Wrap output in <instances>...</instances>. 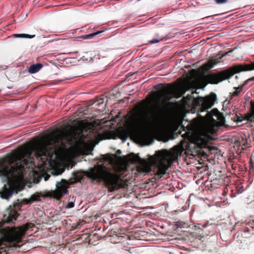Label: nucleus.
Returning a JSON list of instances; mask_svg holds the SVG:
<instances>
[{
	"label": "nucleus",
	"mask_w": 254,
	"mask_h": 254,
	"mask_svg": "<svg viewBox=\"0 0 254 254\" xmlns=\"http://www.w3.org/2000/svg\"><path fill=\"white\" fill-rule=\"evenodd\" d=\"M198 162H199V163L200 164H201V163H202V162H200V160H199V161H198Z\"/></svg>",
	"instance_id": "37"
},
{
	"label": "nucleus",
	"mask_w": 254,
	"mask_h": 254,
	"mask_svg": "<svg viewBox=\"0 0 254 254\" xmlns=\"http://www.w3.org/2000/svg\"><path fill=\"white\" fill-rule=\"evenodd\" d=\"M18 216V213L15 209L11 207L6 211L3 215V218L7 222H13Z\"/></svg>",
	"instance_id": "11"
},
{
	"label": "nucleus",
	"mask_w": 254,
	"mask_h": 254,
	"mask_svg": "<svg viewBox=\"0 0 254 254\" xmlns=\"http://www.w3.org/2000/svg\"><path fill=\"white\" fill-rule=\"evenodd\" d=\"M250 169H253L254 168V162L252 158H251L250 161Z\"/></svg>",
	"instance_id": "29"
},
{
	"label": "nucleus",
	"mask_w": 254,
	"mask_h": 254,
	"mask_svg": "<svg viewBox=\"0 0 254 254\" xmlns=\"http://www.w3.org/2000/svg\"><path fill=\"white\" fill-rule=\"evenodd\" d=\"M246 65L249 66L250 67V68H252V69L248 70V71L254 70V62H253V63H251L250 64H237L236 65L233 66L229 68V69H228L227 70L220 71L218 74L212 73L211 74H215L216 75H218L221 72L229 70V69H230L234 67H236V66H245ZM243 71H247V70H243ZM240 72H242V71H239V72H237V73H239ZM235 74H236V73H234L230 77H229L227 79H225V80L230 78L231 77H232ZM251 109H252V113H251V115L244 116L243 115L240 114H233V117H232L231 119L232 120H233L234 122H236L237 123L242 122V121H243L244 120L250 121V122H254V103H253L252 102H251Z\"/></svg>",
	"instance_id": "8"
},
{
	"label": "nucleus",
	"mask_w": 254,
	"mask_h": 254,
	"mask_svg": "<svg viewBox=\"0 0 254 254\" xmlns=\"http://www.w3.org/2000/svg\"><path fill=\"white\" fill-rule=\"evenodd\" d=\"M217 4L226 3L228 2V0H214Z\"/></svg>",
	"instance_id": "27"
},
{
	"label": "nucleus",
	"mask_w": 254,
	"mask_h": 254,
	"mask_svg": "<svg viewBox=\"0 0 254 254\" xmlns=\"http://www.w3.org/2000/svg\"><path fill=\"white\" fill-rule=\"evenodd\" d=\"M76 140V138L72 133L57 129L50 135L48 140V144L52 145V147L50 148L47 145L38 147L35 149V156L38 160L45 164L52 159L57 147L64 148L65 147L66 143L70 145Z\"/></svg>",
	"instance_id": "6"
},
{
	"label": "nucleus",
	"mask_w": 254,
	"mask_h": 254,
	"mask_svg": "<svg viewBox=\"0 0 254 254\" xmlns=\"http://www.w3.org/2000/svg\"><path fill=\"white\" fill-rule=\"evenodd\" d=\"M127 171V167L121 164L114 167V172L109 171L105 166L101 165L92 168L86 175L93 180H102L108 191L113 192L126 187L123 174Z\"/></svg>",
	"instance_id": "4"
},
{
	"label": "nucleus",
	"mask_w": 254,
	"mask_h": 254,
	"mask_svg": "<svg viewBox=\"0 0 254 254\" xmlns=\"http://www.w3.org/2000/svg\"><path fill=\"white\" fill-rule=\"evenodd\" d=\"M16 36L18 38H32L35 37V35H29L27 34H18Z\"/></svg>",
	"instance_id": "22"
},
{
	"label": "nucleus",
	"mask_w": 254,
	"mask_h": 254,
	"mask_svg": "<svg viewBox=\"0 0 254 254\" xmlns=\"http://www.w3.org/2000/svg\"><path fill=\"white\" fill-rule=\"evenodd\" d=\"M235 78H236V79H237V78H238V76H237V75H236V76H235Z\"/></svg>",
	"instance_id": "38"
},
{
	"label": "nucleus",
	"mask_w": 254,
	"mask_h": 254,
	"mask_svg": "<svg viewBox=\"0 0 254 254\" xmlns=\"http://www.w3.org/2000/svg\"><path fill=\"white\" fill-rule=\"evenodd\" d=\"M104 31V30L98 31L96 32H94V33H90L89 34L82 35L81 37L83 38V39H92L94 37L98 35V34H99L101 33H103Z\"/></svg>",
	"instance_id": "17"
},
{
	"label": "nucleus",
	"mask_w": 254,
	"mask_h": 254,
	"mask_svg": "<svg viewBox=\"0 0 254 254\" xmlns=\"http://www.w3.org/2000/svg\"><path fill=\"white\" fill-rule=\"evenodd\" d=\"M232 51H233V50H231V51H229L228 52H225V53H224V54H223L222 55V57L225 56L226 55H228L229 53L231 52Z\"/></svg>",
	"instance_id": "32"
},
{
	"label": "nucleus",
	"mask_w": 254,
	"mask_h": 254,
	"mask_svg": "<svg viewBox=\"0 0 254 254\" xmlns=\"http://www.w3.org/2000/svg\"><path fill=\"white\" fill-rule=\"evenodd\" d=\"M66 181L62 180L57 183L56 190L53 192L54 197L57 199H60L67 192Z\"/></svg>",
	"instance_id": "9"
},
{
	"label": "nucleus",
	"mask_w": 254,
	"mask_h": 254,
	"mask_svg": "<svg viewBox=\"0 0 254 254\" xmlns=\"http://www.w3.org/2000/svg\"><path fill=\"white\" fill-rule=\"evenodd\" d=\"M199 43H197L196 44H195L193 46H191V48L194 47L195 46H197V45H199Z\"/></svg>",
	"instance_id": "33"
},
{
	"label": "nucleus",
	"mask_w": 254,
	"mask_h": 254,
	"mask_svg": "<svg viewBox=\"0 0 254 254\" xmlns=\"http://www.w3.org/2000/svg\"><path fill=\"white\" fill-rule=\"evenodd\" d=\"M40 196L38 194H33L31 196L30 199L32 202L39 200Z\"/></svg>",
	"instance_id": "24"
},
{
	"label": "nucleus",
	"mask_w": 254,
	"mask_h": 254,
	"mask_svg": "<svg viewBox=\"0 0 254 254\" xmlns=\"http://www.w3.org/2000/svg\"><path fill=\"white\" fill-rule=\"evenodd\" d=\"M245 85H244V83H243L242 85H239L238 87H234V89L236 90L232 93V96L235 97L238 96L240 92L242 91V89Z\"/></svg>",
	"instance_id": "20"
},
{
	"label": "nucleus",
	"mask_w": 254,
	"mask_h": 254,
	"mask_svg": "<svg viewBox=\"0 0 254 254\" xmlns=\"http://www.w3.org/2000/svg\"><path fill=\"white\" fill-rule=\"evenodd\" d=\"M34 227L33 223H27L7 233L0 232V254L6 251L9 247L8 244L14 243L15 245L20 243L25 232Z\"/></svg>",
	"instance_id": "7"
},
{
	"label": "nucleus",
	"mask_w": 254,
	"mask_h": 254,
	"mask_svg": "<svg viewBox=\"0 0 254 254\" xmlns=\"http://www.w3.org/2000/svg\"><path fill=\"white\" fill-rule=\"evenodd\" d=\"M24 202H25V203L26 204H28V203H32V202L31 201L30 199H25L24 200Z\"/></svg>",
	"instance_id": "31"
},
{
	"label": "nucleus",
	"mask_w": 254,
	"mask_h": 254,
	"mask_svg": "<svg viewBox=\"0 0 254 254\" xmlns=\"http://www.w3.org/2000/svg\"><path fill=\"white\" fill-rule=\"evenodd\" d=\"M163 39V37H161L160 38L154 39L151 40H150L149 41V43L151 44H155V43L160 42V41L162 40Z\"/></svg>",
	"instance_id": "25"
},
{
	"label": "nucleus",
	"mask_w": 254,
	"mask_h": 254,
	"mask_svg": "<svg viewBox=\"0 0 254 254\" xmlns=\"http://www.w3.org/2000/svg\"><path fill=\"white\" fill-rule=\"evenodd\" d=\"M187 127L188 129V131L187 132V140L188 141L187 144L185 145V147H186L187 150V153L188 155H189L190 154L189 152L190 150V123L188 124Z\"/></svg>",
	"instance_id": "15"
},
{
	"label": "nucleus",
	"mask_w": 254,
	"mask_h": 254,
	"mask_svg": "<svg viewBox=\"0 0 254 254\" xmlns=\"http://www.w3.org/2000/svg\"><path fill=\"white\" fill-rule=\"evenodd\" d=\"M254 81V76L252 77V78H250L247 80H246L244 83V85H246L249 81Z\"/></svg>",
	"instance_id": "30"
},
{
	"label": "nucleus",
	"mask_w": 254,
	"mask_h": 254,
	"mask_svg": "<svg viewBox=\"0 0 254 254\" xmlns=\"http://www.w3.org/2000/svg\"><path fill=\"white\" fill-rule=\"evenodd\" d=\"M117 153L118 154H120L121 153V151L120 150H118L117 151Z\"/></svg>",
	"instance_id": "34"
},
{
	"label": "nucleus",
	"mask_w": 254,
	"mask_h": 254,
	"mask_svg": "<svg viewBox=\"0 0 254 254\" xmlns=\"http://www.w3.org/2000/svg\"><path fill=\"white\" fill-rule=\"evenodd\" d=\"M121 134H122L120 138L124 141L125 140L127 137V133L126 132L123 131L121 132Z\"/></svg>",
	"instance_id": "26"
},
{
	"label": "nucleus",
	"mask_w": 254,
	"mask_h": 254,
	"mask_svg": "<svg viewBox=\"0 0 254 254\" xmlns=\"http://www.w3.org/2000/svg\"><path fill=\"white\" fill-rule=\"evenodd\" d=\"M104 102V99L101 98L97 99V100L94 102L93 104L95 106H100V105H102Z\"/></svg>",
	"instance_id": "23"
},
{
	"label": "nucleus",
	"mask_w": 254,
	"mask_h": 254,
	"mask_svg": "<svg viewBox=\"0 0 254 254\" xmlns=\"http://www.w3.org/2000/svg\"><path fill=\"white\" fill-rule=\"evenodd\" d=\"M221 118L222 119V120H224V117H223V116H222L221 117Z\"/></svg>",
	"instance_id": "36"
},
{
	"label": "nucleus",
	"mask_w": 254,
	"mask_h": 254,
	"mask_svg": "<svg viewBox=\"0 0 254 254\" xmlns=\"http://www.w3.org/2000/svg\"><path fill=\"white\" fill-rule=\"evenodd\" d=\"M245 85H244V83H243L242 85H239L238 87H234V89L236 90L232 93V96L235 97L238 96L240 92L242 91V89Z\"/></svg>",
	"instance_id": "19"
},
{
	"label": "nucleus",
	"mask_w": 254,
	"mask_h": 254,
	"mask_svg": "<svg viewBox=\"0 0 254 254\" xmlns=\"http://www.w3.org/2000/svg\"><path fill=\"white\" fill-rule=\"evenodd\" d=\"M135 137L139 141L143 143H147L149 138V135L145 130H140L135 133Z\"/></svg>",
	"instance_id": "13"
},
{
	"label": "nucleus",
	"mask_w": 254,
	"mask_h": 254,
	"mask_svg": "<svg viewBox=\"0 0 254 254\" xmlns=\"http://www.w3.org/2000/svg\"><path fill=\"white\" fill-rule=\"evenodd\" d=\"M34 162V158L29 155L24 158L21 153L16 152L7 156L0 163V176L7 182L22 177L25 169L30 168Z\"/></svg>",
	"instance_id": "5"
},
{
	"label": "nucleus",
	"mask_w": 254,
	"mask_h": 254,
	"mask_svg": "<svg viewBox=\"0 0 254 254\" xmlns=\"http://www.w3.org/2000/svg\"><path fill=\"white\" fill-rule=\"evenodd\" d=\"M181 104L184 108L190 107V95L188 94L186 97H184L180 101Z\"/></svg>",
	"instance_id": "16"
},
{
	"label": "nucleus",
	"mask_w": 254,
	"mask_h": 254,
	"mask_svg": "<svg viewBox=\"0 0 254 254\" xmlns=\"http://www.w3.org/2000/svg\"><path fill=\"white\" fill-rule=\"evenodd\" d=\"M162 86V88L153 92L155 98L159 101L162 100L161 105H158L155 110L150 109L141 115L137 121V125L146 128L154 126L158 121L165 116L169 112L172 103L170 102L171 97L179 98L185 92L190 89V70L185 72L180 78L177 79L173 85L171 84H162L154 85V89Z\"/></svg>",
	"instance_id": "2"
},
{
	"label": "nucleus",
	"mask_w": 254,
	"mask_h": 254,
	"mask_svg": "<svg viewBox=\"0 0 254 254\" xmlns=\"http://www.w3.org/2000/svg\"><path fill=\"white\" fill-rule=\"evenodd\" d=\"M245 85H244V83H243L242 85H239L238 87H234V89L236 90L232 93V96L235 97L238 96L240 92L242 91V89Z\"/></svg>",
	"instance_id": "18"
},
{
	"label": "nucleus",
	"mask_w": 254,
	"mask_h": 254,
	"mask_svg": "<svg viewBox=\"0 0 254 254\" xmlns=\"http://www.w3.org/2000/svg\"><path fill=\"white\" fill-rule=\"evenodd\" d=\"M14 192L17 193L16 187L8 184L4 185L0 191V195L2 198L8 199Z\"/></svg>",
	"instance_id": "10"
},
{
	"label": "nucleus",
	"mask_w": 254,
	"mask_h": 254,
	"mask_svg": "<svg viewBox=\"0 0 254 254\" xmlns=\"http://www.w3.org/2000/svg\"><path fill=\"white\" fill-rule=\"evenodd\" d=\"M74 206V204L73 202H69L66 205V208H71L73 207Z\"/></svg>",
	"instance_id": "28"
},
{
	"label": "nucleus",
	"mask_w": 254,
	"mask_h": 254,
	"mask_svg": "<svg viewBox=\"0 0 254 254\" xmlns=\"http://www.w3.org/2000/svg\"><path fill=\"white\" fill-rule=\"evenodd\" d=\"M190 196H189L188 197V200H190Z\"/></svg>",
	"instance_id": "35"
},
{
	"label": "nucleus",
	"mask_w": 254,
	"mask_h": 254,
	"mask_svg": "<svg viewBox=\"0 0 254 254\" xmlns=\"http://www.w3.org/2000/svg\"><path fill=\"white\" fill-rule=\"evenodd\" d=\"M252 69L248 65L234 67L229 70L221 72L218 75L205 74L206 67L201 66L197 69H191V114L197 113V117L191 120V144L196 147L191 149V156L196 155L201 158H207L209 154H217L218 149L209 144L213 138L211 135L217 133L219 123L213 118L214 115L219 118L217 109L212 112L207 110L211 108L217 100L215 93L212 92L204 97L198 94V89L204 90L208 84H216L240 71ZM200 160L202 159L200 158Z\"/></svg>",
	"instance_id": "1"
},
{
	"label": "nucleus",
	"mask_w": 254,
	"mask_h": 254,
	"mask_svg": "<svg viewBox=\"0 0 254 254\" xmlns=\"http://www.w3.org/2000/svg\"><path fill=\"white\" fill-rule=\"evenodd\" d=\"M185 142H182L178 146L174 147L170 150H162L158 151L156 158L151 157L148 160L139 158V166L138 169L142 172L149 173L151 171L152 167H156L157 173L163 176L166 173L172 163L180 156L184 148Z\"/></svg>",
	"instance_id": "3"
},
{
	"label": "nucleus",
	"mask_w": 254,
	"mask_h": 254,
	"mask_svg": "<svg viewBox=\"0 0 254 254\" xmlns=\"http://www.w3.org/2000/svg\"><path fill=\"white\" fill-rule=\"evenodd\" d=\"M43 64L40 63L33 64L28 67V72L33 74L38 72L42 67Z\"/></svg>",
	"instance_id": "14"
},
{
	"label": "nucleus",
	"mask_w": 254,
	"mask_h": 254,
	"mask_svg": "<svg viewBox=\"0 0 254 254\" xmlns=\"http://www.w3.org/2000/svg\"><path fill=\"white\" fill-rule=\"evenodd\" d=\"M204 237L203 230L200 227L199 225H194L191 228V237L200 240Z\"/></svg>",
	"instance_id": "12"
},
{
	"label": "nucleus",
	"mask_w": 254,
	"mask_h": 254,
	"mask_svg": "<svg viewBox=\"0 0 254 254\" xmlns=\"http://www.w3.org/2000/svg\"><path fill=\"white\" fill-rule=\"evenodd\" d=\"M73 177H74L75 181L76 182H81V180H82L83 178V176L82 174L79 172L74 173Z\"/></svg>",
	"instance_id": "21"
}]
</instances>
